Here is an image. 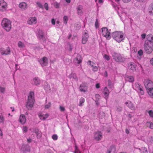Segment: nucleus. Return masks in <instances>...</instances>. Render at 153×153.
I'll return each mask as SVG.
<instances>
[{"mask_svg":"<svg viewBox=\"0 0 153 153\" xmlns=\"http://www.w3.org/2000/svg\"><path fill=\"white\" fill-rule=\"evenodd\" d=\"M35 102L34 92L30 91L28 96V98L26 104V106L28 110H30L33 107Z\"/></svg>","mask_w":153,"mask_h":153,"instance_id":"1","label":"nucleus"},{"mask_svg":"<svg viewBox=\"0 0 153 153\" xmlns=\"http://www.w3.org/2000/svg\"><path fill=\"white\" fill-rule=\"evenodd\" d=\"M11 22L7 18L3 19L1 22V26L6 31H9L11 28Z\"/></svg>","mask_w":153,"mask_h":153,"instance_id":"2","label":"nucleus"},{"mask_svg":"<svg viewBox=\"0 0 153 153\" xmlns=\"http://www.w3.org/2000/svg\"><path fill=\"white\" fill-rule=\"evenodd\" d=\"M112 36L113 38L118 42L123 40V35L120 32L116 31L113 33Z\"/></svg>","mask_w":153,"mask_h":153,"instance_id":"3","label":"nucleus"},{"mask_svg":"<svg viewBox=\"0 0 153 153\" xmlns=\"http://www.w3.org/2000/svg\"><path fill=\"white\" fill-rule=\"evenodd\" d=\"M144 48L145 51L148 54L151 53L153 51V45L147 41H145Z\"/></svg>","mask_w":153,"mask_h":153,"instance_id":"4","label":"nucleus"},{"mask_svg":"<svg viewBox=\"0 0 153 153\" xmlns=\"http://www.w3.org/2000/svg\"><path fill=\"white\" fill-rule=\"evenodd\" d=\"M112 56L114 59L117 62H123L125 59L119 53H114Z\"/></svg>","mask_w":153,"mask_h":153,"instance_id":"5","label":"nucleus"},{"mask_svg":"<svg viewBox=\"0 0 153 153\" xmlns=\"http://www.w3.org/2000/svg\"><path fill=\"white\" fill-rule=\"evenodd\" d=\"M134 88L141 95L144 94L143 88L140 85L137 83H135L134 86Z\"/></svg>","mask_w":153,"mask_h":153,"instance_id":"6","label":"nucleus"},{"mask_svg":"<svg viewBox=\"0 0 153 153\" xmlns=\"http://www.w3.org/2000/svg\"><path fill=\"white\" fill-rule=\"evenodd\" d=\"M102 36L107 39H109L110 38V33L106 27H102Z\"/></svg>","mask_w":153,"mask_h":153,"instance_id":"7","label":"nucleus"},{"mask_svg":"<svg viewBox=\"0 0 153 153\" xmlns=\"http://www.w3.org/2000/svg\"><path fill=\"white\" fill-rule=\"evenodd\" d=\"M89 35L86 30L84 31L82 36V43L83 44H86L88 40Z\"/></svg>","mask_w":153,"mask_h":153,"instance_id":"8","label":"nucleus"},{"mask_svg":"<svg viewBox=\"0 0 153 153\" xmlns=\"http://www.w3.org/2000/svg\"><path fill=\"white\" fill-rule=\"evenodd\" d=\"M144 84L147 90L153 88V82L150 80H145Z\"/></svg>","mask_w":153,"mask_h":153,"instance_id":"9","label":"nucleus"},{"mask_svg":"<svg viewBox=\"0 0 153 153\" xmlns=\"http://www.w3.org/2000/svg\"><path fill=\"white\" fill-rule=\"evenodd\" d=\"M7 4L3 0H0V10L2 11H6Z\"/></svg>","mask_w":153,"mask_h":153,"instance_id":"10","label":"nucleus"},{"mask_svg":"<svg viewBox=\"0 0 153 153\" xmlns=\"http://www.w3.org/2000/svg\"><path fill=\"white\" fill-rule=\"evenodd\" d=\"M102 138V134L101 131H97L95 132L94 135V139L96 141H99Z\"/></svg>","mask_w":153,"mask_h":153,"instance_id":"11","label":"nucleus"},{"mask_svg":"<svg viewBox=\"0 0 153 153\" xmlns=\"http://www.w3.org/2000/svg\"><path fill=\"white\" fill-rule=\"evenodd\" d=\"M37 19L35 17H31L28 19L27 22L29 25L36 24L37 23Z\"/></svg>","mask_w":153,"mask_h":153,"instance_id":"12","label":"nucleus"},{"mask_svg":"<svg viewBox=\"0 0 153 153\" xmlns=\"http://www.w3.org/2000/svg\"><path fill=\"white\" fill-rule=\"evenodd\" d=\"M125 104L130 109L132 110H135V107L134 105L131 101H126L125 102Z\"/></svg>","mask_w":153,"mask_h":153,"instance_id":"13","label":"nucleus"},{"mask_svg":"<svg viewBox=\"0 0 153 153\" xmlns=\"http://www.w3.org/2000/svg\"><path fill=\"white\" fill-rule=\"evenodd\" d=\"M39 62L42 67L46 66L48 64V59L46 57H43L40 59Z\"/></svg>","mask_w":153,"mask_h":153,"instance_id":"14","label":"nucleus"},{"mask_svg":"<svg viewBox=\"0 0 153 153\" xmlns=\"http://www.w3.org/2000/svg\"><path fill=\"white\" fill-rule=\"evenodd\" d=\"M128 67L130 69L134 71L136 70V65L134 63L130 62L128 64Z\"/></svg>","mask_w":153,"mask_h":153,"instance_id":"15","label":"nucleus"},{"mask_svg":"<svg viewBox=\"0 0 153 153\" xmlns=\"http://www.w3.org/2000/svg\"><path fill=\"white\" fill-rule=\"evenodd\" d=\"M83 6L81 5H79L76 8L77 13L78 15L81 16L83 14Z\"/></svg>","mask_w":153,"mask_h":153,"instance_id":"16","label":"nucleus"},{"mask_svg":"<svg viewBox=\"0 0 153 153\" xmlns=\"http://www.w3.org/2000/svg\"><path fill=\"white\" fill-rule=\"evenodd\" d=\"M20 122L22 124H24L26 122V118L24 114H21L20 115L19 118Z\"/></svg>","mask_w":153,"mask_h":153,"instance_id":"17","label":"nucleus"},{"mask_svg":"<svg viewBox=\"0 0 153 153\" xmlns=\"http://www.w3.org/2000/svg\"><path fill=\"white\" fill-rule=\"evenodd\" d=\"M146 38L147 41L149 42L150 44H152L153 42V35L151 34H149L146 36Z\"/></svg>","mask_w":153,"mask_h":153,"instance_id":"18","label":"nucleus"},{"mask_svg":"<svg viewBox=\"0 0 153 153\" xmlns=\"http://www.w3.org/2000/svg\"><path fill=\"white\" fill-rule=\"evenodd\" d=\"M74 62L75 63L78 64L81 63L82 62L81 56L79 55H78L74 59Z\"/></svg>","mask_w":153,"mask_h":153,"instance_id":"19","label":"nucleus"},{"mask_svg":"<svg viewBox=\"0 0 153 153\" xmlns=\"http://www.w3.org/2000/svg\"><path fill=\"white\" fill-rule=\"evenodd\" d=\"M2 55H8L10 54V51L9 47H7L6 50L3 51V49H0Z\"/></svg>","mask_w":153,"mask_h":153,"instance_id":"20","label":"nucleus"},{"mask_svg":"<svg viewBox=\"0 0 153 153\" xmlns=\"http://www.w3.org/2000/svg\"><path fill=\"white\" fill-rule=\"evenodd\" d=\"M79 89L81 92H85L87 91V87L84 84H82L79 87Z\"/></svg>","mask_w":153,"mask_h":153,"instance_id":"21","label":"nucleus"},{"mask_svg":"<svg viewBox=\"0 0 153 153\" xmlns=\"http://www.w3.org/2000/svg\"><path fill=\"white\" fill-rule=\"evenodd\" d=\"M19 6V7L22 10H25L27 8V4L26 3L22 2L20 3Z\"/></svg>","mask_w":153,"mask_h":153,"instance_id":"22","label":"nucleus"},{"mask_svg":"<svg viewBox=\"0 0 153 153\" xmlns=\"http://www.w3.org/2000/svg\"><path fill=\"white\" fill-rule=\"evenodd\" d=\"M125 78L126 81L129 82H133L134 81L133 77L131 76H126L125 77Z\"/></svg>","mask_w":153,"mask_h":153,"instance_id":"23","label":"nucleus"},{"mask_svg":"<svg viewBox=\"0 0 153 153\" xmlns=\"http://www.w3.org/2000/svg\"><path fill=\"white\" fill-rule=\"evenodd\" d=\"M39 117L40 119L43 120H45L48 117L49 115L48 114H39Z\"/></svg>","mask_w":153,"mask_h":153,"instance_id":"24","label":"nucleus"},{"mask_svg":"<svg viewBox=\"0 0 153 153\" xmlns=\"http://www.w3.org/2000/svg\"><path fill=\"white\" fill-rule=\"evenodd\" d=\"M34 84L37 85L40 84V82L39 79L38 77H35L33 79Z\"/></svg>","mask_w":153,"mask_h":153,"instance_id":"25","label":"nucleus"},{"mask_svg":"<svg viewBox=\"0 0 153 153\" xmlns=\"http://www.w3.org/2000/svg\"><path fill=\"white\" fill-rule=\"evenodd\" d=\"M149 12L151 15H153V3L151 4L149 8Z\"/></svg>","mask_w":153,"mask_h":153,"instance_id":"26","label":"nucleus"},{"mask_svg":"<svg viewBox=\"0 0 153 153\" xmlns=\"http://www.w3.org/2000/svg\"><path fill=\"white\" fill-rule=\"evenodd\" d=\"M85 102V99L83 97H81L79 100V106H82L83 105V103Z\"/></svg>","mask_w":153,"mask_h":153,"instance_id":"27","label":"nucleus"},{"mask_svg":"<svg viewBox=\"0 0 153 153\" xmlns=\"http://www.w3.org/2000/svg\"><path fill=\"white\" fill-rule=\"evenodd\" d=\"M109 94V91L106 87H105L104 90V94L106 96H108Z\"/></svg>","mask_w":153,"mask_h":153,"instance_id":"28","label":"nucleus"},{"mask_svg":"<svg viewBox=\"0 0 153 153\" xmlns=\"http://www.w3.org/2000/svg\"><path fill=\"white\" fill-rule=\"evenodd\" d=\"M148 93L151 97H153V88L147 90Z\"/></svg>","mask_w":153,"mask_h":153,"instance_id":"29","label":"nucleus"},{"mask_svg":"<svg viewBox=\"0 0 153 153\" xmlns=\"http://www.w3.org/2000/svg\"><path fill=\"white\" fill-rule=\"evenodd\" d=\"M140 153H148L147 149L145 147H143L141 149H139Z\"/></svg>","mask_w":153,"mask_h":153,"instance_id":"30","label":"nucleus"},{"mask_svg":"<svg viewBox=\"0 0 153 153\" xmlns=\"http://www.w3.org/2000/svg\"><path fill=\"white\" fill-rule=\"evenodd\" d=\"M44 35L42 30H39L38 32V38L41 39L43 38V37Z\"/></svg>","mask_w":153,"mask_h":153,"instance_id":"31","label":"nucleus"},{"mask_svg":"<svg viewBox=\"0 0 153 153\" xmlns=\"http://www.w3.org/2000/svg\"><path fill=\"white\" fill-rule=\"evenodd\" d=\"M69 77L70 78H73L76 80H78L77 78L76 75L75 74H72L71 75H70Z\"/></svg>","mask_w":153,"mask_h":153,"instance_id":"32","label":"nucleus"},{"mask_svg":"<svg viewBox=\"0 0 153 153\" xmlns=\"http://www.w3.org/2000/svg\"><path fill=\"white\" fill-rule=\"evenodd\" d=\"M18 46L19 47L21 48H23L25 47V45L24 43L21 41H19L18 43Z\"/></svg>","mask_w":153,"mask_h":153,"instance_id":"33","label":"nucleus"},{"mask_svg":"<svg viewBox=\"0 0 153 153\" xmlns=\"http://www.w3.org/2000/svg\"><path fill=\"white\" fill-rule=\"evenodd\" d=\"M4 118L3 116L2 115H0V123H4Z\"/></svg>","mask_w":153,"mask_h":153,"instance_id":"34","label":"nucleus"},{"mask_svg":"<svg viewBox=\"0 0 153 153\" xmlns=\"http://www.w3.org/2000/svg\"><path fill=\"white\" fill-rule=\"evenodd\" d=\"M53 5L55 8H58L59 7L60 4L57 2H55L53 3Z\"/></svg>","mask_w":153,"mask_h":153,"instance_id":"35","label":"nucleus"},{"mask_svg":"<svg viewBox=\"0 0 153 153\" xmlns=\"http://www.w3.org/2000/svg\"><path fill=\"white\" fill-rule=\"evenodd\" d=\"M68 21V18L67 16H65L63 17L64 23L65 24H66Z\"/></svg>","mask_w":153,"mask_h":153,"instance_id":"36","label":"nucleus"},{"mask_svg":"<svg viewBox=\"0 0 153 153\" xmlns=\"http://www.w3.org/2000/svg\"><path fill=\"white\" fill-rule=\"evenodd\" d=\"M28 128L27 127L25 126H24L23 127L22 130L23 132H26L27 131Z\"/></svg>","mask_w":153,"mask_h":153,"instance_id":"37","label":"nucleus"},{"mask_svg":"<svg viewBox=\"0 0 153 153\" xmlns=\"http://www.w3.org/2000/svg\"><path fill=\"white\" fill-rule=\"evenodd\" d=\"M148 113L149 114L150 116L153 118V111H152L151 110H149V111H148Z\"/></svg>","mask_w":153,"mask_h":153,"instance_id":"38","label":"nucleus"},{"mask_svg":"<svg viewBox=\"0 0 153 153\" xmlns=\"http://www.w3.org/2000/svg\"><path fill=\"white\" fill-rule=\"evenodd\" d=\"M75 153H80V151L78 149L77 146L76 145L75 146Z\"/></svg>","mask_w":153,"mask_h":153,"instance_id":"39","label":"nucleus"},{"mask_svg":"<svg viewBox=\"0 0 153 153\" xmlns=\"http://www.w3.org/2000/svg\"><path fill=\"white\" fill-rule=\"evenodd\" d=\"M91 67H93L92 70L94 71H96L98 70V67L97 66H94L93 65H91Z\"/></svg>","mask_w":153,"mask_h":153,"instance_id":"40","label":"nucleus"},{"mask_svg":"<svg viewBox=\"0 0 153 153\" xmlns=\"http://www.w3.org/2000/svg\"><path fill=\"white\" fill-rule=\"evenodd\" d=\"M37 4L38 6L40 8H43V6L42 4L39 2H37L36 3Z\"/></svg>","mask_w":153,"mask_h":153,"instance_id":"41","label":"nucleus"},{"mask_svg":"<svg viewBox=\"0 0 153 153\" xmlns=\"http://www.w3.org/2000/svg\"><path fill=\"white\" fill-rule=\"evenodd\" d=\"M104 57L106 60L108 61L110 59L109 56L107 54H105L104 55Z\"/></svg>","mask_w":153,"mask_h":153,"instance_id":"42","label":"nucleus"},{"mask_svg":"<svg viewBox=\"0 0 153 153\" xmlns=\"http://www.w3.org/2000/svg\"><path fill=\"white\" fill-rule=\"evenodd\" d=\"M51 106V103L50 102H49L47 104L45 105V108L48 109Z\"/></svg>","mask_w":153,"mask_h":153,"instance_id":"43","label":"nucleus"},{"mask_svg":"<svg viewBox=\"0 0 153 153\" xmlns=\"http://www.w3.org/2000/svg\"><path fill=\"white\" fill-rule=\"evenodd\" d=\"M52 138L54 140H56L57 139V136L56 134H54L52 136Z\"/></svg>","mask_w":153,"mask_h":153,"instance_id":"44","label":"nucleus"},{"mask_svg":"<svg viewBox=\"0 0 153 153\" xmlns=\"http://www.w3.org/2000/svg\"><path fill=\"white\" fill-rule=\"evenodd\" d=\"M44 7L46 10H48V5L47 3H46L45 4Z\"/></svg>","mask_w":153,"mask_h":153,"instance_id":"45","label":"nucleus"},{"mask_svg":"<svg viewBox=\"0 0 153 153\" xmlns=\"http://www.w3.org/2000/svg\"><path fill=\"white\" fill-rule=\"evenodd\" d=\"M59 109L61 111H64L65 110V108L61 106H59Z\"/></svg>","mask_w":153,"mask_h":153,"instance_id":"46","label":"nucleus"},{"mask_svg":"<svg viewBox=\"0 0 153 153\" xmlns=\"http://www.w3.org/2000/svg\"><path fill=\"white\" fill-rule=\"evenodd\" d=\"M138 54L140 56H142L143 54V51L142 50H140L138 52Z\"/></svg>","mask_w":153,"mask_h":153,"instance_id":"47","label":"nucleus"},{"mask_svg":"<svg viewBox=\"0 0 153 153\" xmlns=\"http://www.w3.org/2000/svg\"><path fill=\"white\" fill-rule=\"evenodd\" d=\"M5 91V88H4L0 87V91L1 93L4 92Z\"/></svg>","mask_w":153,"mask_h":153,"instance_id":"48","label":"nucleus"},{"mask_svg":"<svg viewBox=\"0 0 153 153\" xmlns=\"http://www.w3.org/2000/svg\"><path fill=\"white\" fill-rule=\"evenodd\" d=\"M141 36L142 39H144L145 38L146 36V35L145 33H143V34H142L141 35Z\"/></svg>","mask_w":153,"mask_h":153,"instance_id":"49","label":"nucleus"},{"mask_svg":"<svg viewBox=\"0 0 153 153\" xmlns=\"http://www.w3.org/2000/svg\"><path fill=\"white\" fill-rule=\"evenodd\" d=\"M95 25L96 28L97 27H98V22L97 19H96L95 23Z\"/></svg>","mask_w":153,"mask_h":153,"instance_id":"50","label":"nucleus"},{"mask_svg":"<svg viewBox=\"0 0 153 153\" xmlns=\"http://www.w3.org/2000/svg\"><path fill=\"white\" fill-rule=\"evenodd\" d=\"M51 23L53 25H55V20L54 19H53L51 20Z\"/></svg>","mask_w":153,"mask_h":153,"instance_id":"51","label":"nucleus"},{"mask_svg":"<svg viewBox=\"0 0 153 153\" xmlns=\"http://www.w3.org/2000/svg\"><path fill=\"white\" fill-rule=\"evenodd\" d=\"M149 128L151 129H153V123H150Z\"/></svg>","mask_w":153,"mask_h":153,"instance_id":"52","label":"nucleus"},{"mask_svg":"<svg viewBox=\"0 0 153 153\" xmlns=\"http://www.w3.org/2000/svg\"><path fill=\"white\" fill-rule=\"evenodd\" d=\"M117 111H121L122 110V108L120 106H118L117 108Z\"/></svg>","mask_w":153,"mask_h":153,"instance_id":"53","label":"nucleus"},{"mask_svg":"<svg viewBox=\"0 0 153 153\" xmlns=\"http://www.w3.org/2000/svg\"><path fill=\"white\" fill-rule=\"evenodd\" d=\"M37 134V137L38 138H40L41 137V134L39 133H38Z\"/></svg>","mask_w":153,"mask_h":153,"instance_id":"54","label":"nucleus"},{"mask_svg":"<svg viewBox=\"0 0 153 153\" xmlns=\"http://www.w3.org/2000/svg\"><path fill=\"white\" fill-rule=\"evenodd\" d=\"M131 0H122L125 3H128L130 2Z\"/></svg>","mask_w":153,"mask_h":153,"instance_id":"55","label":"nucleus"},{"mask_svg":"<svg viewBox=\"0 0 153 153\" xmlns=\"http://www.w3.org/2000/svg\"><path fill=\"white\" fill-rule=\"evenodd\" d=\"M96 87L97 88H100V84L99 83H97L96 85Z\"/></svg>","mask_w":153,"mask_h":153,"instance_id":"56","label":"nucleus"},{"mask_svg":"<svg viewBox=\"0 0 153 153\" xmlns=\"http://www.w3.org/2000/svg\"><path fill=\"white\" fill-rule=\"evenodd\" d=\"M108 85L109 86H111V85H112V83L111 81L109 80H108Z\"/></svg>","mask_w":153,"mask_h":153,"instance_id":"57","label":"nucleus"},{"mask_svg":"<svg viewBox=\"0 0 153 153\" xmlns=\"http://www.w3.org/2000/svg\"><path fill=\"white\" fill-rule=\"evenodd\" d=\"M27 141L28 143H30L32 141V139L30 138H29L27 139Z\"/></svg>","mask_w":153,"mask_h":153,"instance_id":"58","label":"nucleus"},{"mask_svg":"<svg viewBox=\"0 0 153 153\" xmlns=\"http://www.w3.org/2000/svg\"><path fill=\"white\" fill-rule=\"evenodd\" d=\"M91 62L89 60V61L88 62V64L89 65H91H91H92L91 64Z\"/></svg>","mask_w":153,"mask_h":153,"instance_id":"59","label":"nucleus"},{"mask_svg":"<svg viewBox=\"0 0 153 153\" xmlns=\"http://www.w3.org/2000/svg\"><path fill=\"white\" fill-rule=\"evenodd\" d=\"M150 62L151 64L153 65V58L150 60Z\"/></svg>","mask_w":153,"mask_h":153,"instance_id":"60","label":"nucleus"},{"mask_svg":"<svg viewBox=\"0 0 153 153\" xmlns=\"http://www.w3.org/2000/svg\"><path fill=\"white\" fill-rule=\"evenodd\" d=\"M125 131H126V132L127 134H128L129 133V131L127 129H126L125 130Z\"/></svg>","mask_w":153,"mask_h":153,"instance_id":"61","label":"nucleus"},{"mask_svg":"<svg viewBox=\"0 0 153 153\" xmlns=\"http://www.w3.org/2000/svg\"><path fill=\"white\" fill-rule=\"evenodd\" d=\"M35 132L36 133V134L39 133H38V129H36L35 130Z\"/></svg>","mask_w":153,"mask_h":153,"instance_id":"62","label":"nucleus"},{"mask_svg":"<svg viewBox=\"0 0 153 153\" xmlns=\"http://www.w3.org/2000/svg\"><path fill=\"white\" fill-rule=\"evenodd\" d=\"M66 2L68 3H70L71 2V0H65Z\"/></svg>","mask_w":153,"mask_h":153,"instance_id":"63","label":"nucleus"},{"mask_svg":"<svg viewBox=\"0 0 153 153\" xmlns=\"http://www.w3.org/2000/svg\"><path fill=\"white\" fill-rule=\"evenodd\" d=\"M71 34H69L68 37V39H69L71 37Z\"/></svg>","mask_w":153,"mask_h":153,"instance_id":"64","label":"nucleus"}]
</instances>
